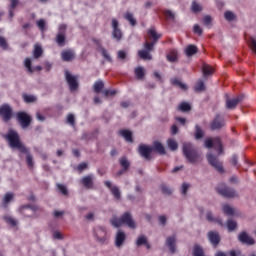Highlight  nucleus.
I'll return each instance as SVG.
<instances>
[{
	"label": "nucleus",
	"mask_w": 256,
	"mask_h": 256,
	"mask_svg": "<svg viewBox=\"0 0 256 256\" xmlns=\"http://www.w3.org/2000/svg\"><path fill=\"white\" fill-rule=\"evenodd\" d=\"M5 139H7V141L9 142L11 149H18L20 153H24V155H26V163L29 169H33V166L35 165V163L33 162V155L31 154V150L25 147V144L21 142V137L19 136V133L14 130H9L7 135L5 136Z\"/></svg>",
	"instance_id": "f257e3e1"
},
{
	"label": "nucleus",
	"mask_w": 256,
	"mask_h": 256,
	"mask_svg": "<svg viewBox=\"0 0 256 256\" xmlns=\"http://www.w3.org/2000/svg\"><path fill=\"white\" fill-rule=\"evenodd\" d=\"M110 223L113 227H116V229H119L122 225H126L129 229H137V223L133 219L131 212H125L120 218L113 217Z\"/></svg>",
	"instance_id": "f03ea898"
},
{
	"label": "nucleus",
	"mask_w": 256,
	"mask_h": 256,
	"mask_svg": "<svg viewBox=\"0 0 256 256\" xmlns=\"http://www.w3.org/2000/svg\"><path fill=\"white\" fill-rule=\"evenodd\" d=\"M182 151L189 163H198V161H201V154L197 152V149L191 142L183 143Z\"/></svg>",
	"instance_id": "7ed1b4c3"
},
{
	"label": "nucleus",
	"mask_w": 256,
	"mask_h": 256,
	"mask_svg": "<svg viewBox=\"0 0 256 256\" xmlns=\"http://www.w3.org/2000/svg\"><path fill=\"white\" fill-rule=\"evenodd\" d=\"M37 211L43 213V208L31 204H27L19 208V212L21 213V215H24V217H33L34 219H37V217H39Z\"/></svg>",
	"instance_id": "20e7f679"
},
{
	"label": "nucleus",
	"mask_w": 256,
	"mask_h": 256,
	"mask_svg": "<svg viewBox=\"0 0 256 256\" xmlns=\"http://www.w3.org/2000/svg\"><path fill=\"white\" fill-rule=\"evenodd\" d=\"M216 191L222 197L226 199H235V197H239V194L235 191V189L227 186L225 183H221L216 187Z\"/></svg>",
	"instance_id": "39448f33"
},
{
	"label": "nucleus",
	"mask_w": 256,
	"mask_h": 256,
	"mask_svg": "<svg viewBox=\"0 0 256 256\" xmlns=\"http://www.w3.org/2000/svg\"><path fill=\"white\" fill-rule=\"evenodd\" d=\"M243 99H245V94H240L234 98H230L229 94H225L226 109H237V105H239V103H242Z\"/></svg>",
	"instance_id": "423d86ee"
},
{
	"label": "nucleus",
	"mask_w": 256,
	"mask_h": 256,
	"mask_svg": "<svg viewBox=\"0 0 256 256\" xmlns=\"http://www.w3.org/2000/svg\"><path fill=\"white\" fill-rule=\"evenodd\" d=\"M0 117L4 123H9L13 118V108L9 104L0 106Z\"/></svg>",
	"instance_id": "0eeeda50"
},
{
	"label": "nucleus",
	"mask_w": 256,
	"mask_h": 256,
	"mask_svg": "<svg viewBox=\"0 0 256 256\" xmlns=\"http://www.w3.org/2000/svg\"><path fill=\"white\" fill-rule=\"evenodd\" d=\"M207 161L211 167H214L218 173H224L225 170L223 169V163L219 161V158L212 153H208L206 155Z\"/></svg>",
	"instance_id": "6e6552de"
},
{
	"label": "nucleus",
	"mask_w": 256,
	"mask_h": 256,
	"mask_svg": "<svg viewBox=\"0 0 256 256\" xmlns=\"http://www.w3.org/2000/svg\"><path fill=\"white\" fill-rule=\"evenodd\" d=\"M16 119L21 125L22 129H27V127L31 125V121H33V119L26 112H18L16 114Z\"/></svg>",
	"instance_id": "1a4fd4ad"
},
{
	"label": "nucleus",
	"mask_w": 256,
	"mask_h": 256,
	"mask_svg": "<svg viewBox=\"0 0 256 256\" xmlns=\"http://www.w3.org/2000/svg\"><path fill=\"white\" fill-rule=\"evenodd\" d=\"M93 43L96 45V50L101 53L102 57L106 59L109 63L113 62V58H111V55H109V52L105 47H103V44L101 43V40L93 38L92 39Z\"/></svg>",
	"instance_id": "9d476101"
},
{
	"label": "nucleus",
	"mask_w": 256,
	"mask_h": 256,
	"mask_svg": "<svg viewBox=\"0 0 256 256\" xmlns=\"http://www.w3.org/2000/svg\"><path fill=\"white\" fill-rule=\"evenodd\" d=\"M138 153L145 159V161H151L153 157L151 156V153H153V149H151V146L146 144H140L138 146Z\"/></svg>",
	"instance_id": "9b49d317"
},
{
	"label": "nucleus",
	"mask_w": 256,
	"mask_h": 256,
	"mask_svg": "<svg viewBox=\"0 0 256 256\" xmlns=\"http://www.w3.org/2000/svg\"><path fill=\"white\" fill-rule=\"evenodd\" d=\"M67 35V25L61 24L58 28V34L56 35V43L59 47H63L65 45V39Z\"/></svg>",
	"instance_id": "f8f14e48"
},
{
	"label": "nucleus",
	"mask_w": 256,
	"mask_h": 256,
	"mask_svg": "<svg viewBox=\"0 0 256 256\" xmlns=\"http://www.w3.org/2000/svg\"><path fill=\"white\" fill-rule=\"evenodd\" d=\"M65 79L70 87V91H77V89H79V82H77V77L73 76L69 70H65Z\"/></svg>",
	"instance_id": "ddd939ff"
},
{
	"label": "nucleus",
	"mask_w": 256,
	"mask_h": 256,
	"mask_svg": "<svg viewBox=\"0 0 256 256\" xmlns=\"http://www.w3.org/2000/svg\"><path fill=\"white\" fill-rule=\"evenodd\" d=\"M94 237L98 243H105L107 241V229L103 226H98L94 229Z\"/></svg>",
	"instance_id": "4468645a"
},
{
	"label": "nucleus",
	"mask_w": 256,
	"mask_h": 256,
	"mask_svg": "<svg viewBox=\"0 0 256 256\" xmlns=\"http://www.w3.org/2000/svg\"><path fill=\"white\" fill-rule=\"evenodd\" d=\"M223 127H225V118L217 114L210 124V129L212 131H219V129H223Z\"/></svg>",
	"instance_id": "2eb2a0df"
},
{
	"label": "nucleus",
	"mask_w": 256,
	"mask_h": 256,
	"mask_svg": "<svg viewBox=\"0 0 256 256\" xmlns=\"http://www.w3.org/2000/svg\"><path fill=\"white\" fill-rule=\"evenodd\" d=\"M112 29L113 39L121 41L123 39V32L121 31V28H119V21H117L115 18L112 19Z\"/></svg>",
	"instance_id": "dca6fc26"
},
{
	"label": "nucleus",
	"mask_w": 256,
	"mask_h": 256,
	"mask_svg": "<svg viewBox=\"0 0 256 256\" xmlns=\"http://www.w3.org/2000/svg\"><path fill=\"white\" fill-rule=\"evenodd\" d=\"M104 184L110 189L114 199H116V201H121V190H119V187L113 186L111 181H105Z\"/></svg>",
	"instance_id": "f3484780"
},
{
	"label": "nucleus",
	"mask_w": 256,
	"mask_h": 256,
	"mask_svg": "<svg viewBox=\"0 0 256 256\" xmlns=\"http://www.w3.org/2000/svg\"><path fill=\"white\" fill-rule=\"evenodd\" d=\"M238 240L243 245H255V239H253L247 232L243 231L238 235Z\"/></svg>",
	"instance_id": "a211bd4d"
},
{
	"label": "nucleus",
	"mask_w": 256,
	"mask_h": 256,
	"mask_svg": "<svg viewBox=\"0 0 256 256\" xmlns=\"http://www.w3.org/2000/svg\"><path fill=\"white\" fill-rule=\"evenodd\" d=\"M207 237H208L211 245H213V247H217V245H219V243H221V236L219 235V232H217V231H209L207 234Z\"/></svg>",
	"instance_id": "6ab92c4d"
},
{
	"label": "nucleus",
	"mask_w": 256,
	"mask_h": 256,
	"mask_svg": "<svg viewBox=\"0 0 256 256\" xmlns=\"http://www.w3.org/2000/svg\"><path fill=\"white\" fill-rule=\"evenodd\" d=\"M127 239V234L122 230H118L115 237V246L118 248L123 247L125 241Z\"/></svg>",
	"instance_id": "aec40b11"
},
{
	"label": "nucleus",
	"mask_w": 256,
	"mask_h": 256,
	"mask_svg": "<svg viewBox=\"0 0 256 256\" xmlns=\"http://www.w3.org/2000/svg\"><path fill=\"white\" fill-rule=\"evenodd\" d=\"M94 181L95 176L87 175L81 179V184L83 185V187H85V189H93Z\"/></svg>",
	"instance_id": "412c9836"
},
{
	"label": "nucleus",
	"mask_w": 256,
	"mask_h": 256,
	"mask_svg": "<svg viewBox=\"0 0 256 256\" xmlns=\"http://www.w3.org/2000/svg\"><path fill=\"white\" fill-rule=\"evenodd\" d=\"M152 153H158L159 155H166L165 146L159 141H154L151 146Z\"/></svg>",
	"instance_id": "4be33fe9"
},
{
	"label": "nucleus",
	"mask_w": 256,
	"mask_h": 256,
	"mask_svg": "<svg viewBox=\"0 0 256 256\" xmlns=\"http://www.w3.org/2000/svg\"><path fill=\"white\" fill-rule=\"evenodd\" d=\"M32 62L30 58H26L24 61V67H26L28 73L33 74L35 73V71H42L43 67L41 66H36L35 68H33L32 66Z\"/></svg>",
	"instance_id": "5701e85b"
},
{
	"label": "nucleus",
	"mask_w": 256,
	"mask_h": 256,
	"mask_svg": "<svg viewBox=\"0 0 256 256\" xmlns=\"http://www.w3.org/2000/svg\"><path fill=\"white\" fill-rule=\"evenodd\" d=\"M61 57L62 61L69 63L75 59V52L73 50L62 51Z\"/></svg>",
	"instance_id": "b1692460"
},
{
	"label": "nucleus",
	"mask_w": 256,
	"mask_h": 256,
	"mask_svg": "<svg viewBox=\"0 0 256 256\" xmlns=\"http://www.w3.org/2000/svg\"><path fill=\"white\" fill-rule=\"evenodd\" d=\"M99 135V130H94L92 132H84L81 136L82 141H91L92 139H97Z\"/></svg>",
	"instance_id": "393cba45"
},
{
	"label": "nucleus",
	"mask_w": 256,
	"mask_h": 256,
	"mask_svg": "<svg viewBox=\"0 0 256 256\" xmlns=\"http://www.w3.org/2000/svg\"><path fill=\"white\" fill-rule=\"evenodd\" d=\"M175 243H177V238L175 236H170L166 239V245L171 253H175L176 251Z\"/></svg>",
	"instance_id": "a878e982"
},
{
	"label": "nucleus",
	"mask_w": 256,
	"mask_h": 256,
	"mask_svg": "<svg viewBox=\"0 0 256 256\" xmlns=\"http://www.w3.org/2000/svg\"><path fill=\"white\" fill-rule=\"evenodd\" d=\"M170 83H171V85H173L174 87H178L182 91H187V89H189L187 87V84L181 82V80H179L178 78H172L170 80Z\"/></svg>",
	"instance_id": "bb28decb"
},
{
	"label": "nucleus",
	"mask_w": 256,
	"mask_h": 256,
	"mask_svg": "<svg viewBox=\"0 0 256 256\" xmlns=\"http://www.w3.org/2000/svg\"><path fill=\"white\" fill-rule=\"evenodd\" d=\"M202 73H203V77L207 79L210 75H213V73H215V68L204 63L202 66Z\"/></svg>",
	"instance_id": "cd10ccee"
},
{
	"label": "nucleus",
	"mask_w": 256,
	"mask_h": 256,
	"mask_svg": "<svg viewBox=\"0 0 256 256\" xmlns=\"http://www.w3.org/2000/svg\"><path fill=\"white\" fill-rule=\"evenodd\" d=\"M134 73L138 81H143L145 79V68H143L142 66L136 67Z\"/></svg>",
	"instance_id": "c85d7f7f"
},
{
	"label": "nucleus",
	"mask_w": 256,
	"mask_h": 256,
	"mask_svg": "<svg viewBox=\"0 0 256 256\" xmlns=\"http://www.w3.org/2000/svg\"><path fill=\"white\" fill-rule=\"evenodd\" d=\"M148 35L150 39H152V43H157V41L161 39V34H158L157 31H155V28H150L148 30Z\"/></svg>",
	"instance_id": "c756f323"
},
{
	"label": "nucleus",
	"mask_w": 256,
	"mask_h": 256,
	"mask_svg": "<svg viewBox=\"0 0 256 256\" xmlns=\"http://www.w3.org/2000/svg\"><path fill=\"white\" fill-rule=\"evenodd\" d=\"M213 147L217 149L218 155H223V143L221 142V138H214Z\"/></svg>",
	"instance_id": "7c9ffc66"
},
{
	"label": "nucleus",
	"mask_w": 256,
	"mask_h": 256,
	"mask_svg": "<svg viewBox=\"0 0 256 256\" xmlns=\"http://www.w3.org/2000/svg\"><path fill=\"white\" fill-rule=\"evenodd\" d=\"M120 135L124 137L128 143H133V133L129 130H120Z\"/></svg>",
	"instance_id": "2f4dec72"
},
{
	"label": "nucleus",
	"mask_w": 256,
	"mask_h": 256,
	"mask_svg": "<svg viewBox=\"0 0 256 256\" xmlns=\"http://www.w3.org/2000/svg\"><path fill=\"white\" fill-rule=\"evenodd\" d=\"M104 87L105 83H103V80H98L93 85V91L94 93H103Z\"/></svg>",
	"instance_id": "473e14b6"
},
{
	"label": "nucleus",
	"mask_w": 256,
	"mask_h": 256,
	"mask_svg": "<svg viewBox=\"0 0 256 256\" xmlns=\"http://www.w3.org/2000/svg\"><path fill=\"white\" fill-rule=\"evenodd\" d=\"M198 51L199 49L197 48V46L193 44L188 45L185 49L187 57H193V55H195V53H197Z\"/></svg>",
	"instance_id": "72a5a7b5"
},
{
	"label": "nucleus",
	"mask_w": 256,
	"mask_h": 256,
	"mask_svg": "<svg viewBox=\"0 0 256 256\" xmlns=\"http://www.w3.org/2000/svg\"><path fill=\"white\" fill-rule=\"evenodd\" d=\"M119 164L123 167L124 171H129L131 167V162L127 159V156H123L119 159Z\"/></svg>",
	"instance_id": "f704fd0d"
},
{
	"label": "nucleus",
	"mask_w": 256,
	"mask_h": 256,
	"mask_svg": "<svg viewBox=\"0 0 256 256\" xmlns=\"http://www.w3.org/2000/svg\"><path fill=\"white\" fill-rule=\"evenodd\" d=\"M138 56L140 57V59H143L144 61H151V59H153L151 53L146 50H140L138 52Z\"/></svg>",
	"instance_id": "c9c22d12"
},
{
	"label": "nucleus",
	"mask_w": 256,
	"mask_h": 256,
	"mask_svg": "<svg viewBox=\"0 0 256 256\" xmlns=\"http://www.w3.org/2000/svg\"><path fill=\"white\" fill-rule=\"evenodd\" d=\"M194 137L197 141H199V139H203V137H205V132L203 131V129H201V126H199V125L195 126Z\"/></svg>",
	"instance_id": "e433bc0d"
},
{
	"label": "nucleus",
	"mask_w": 256,
	"mask_h": 256,
	"mask_svg": "<svg viewBox=\"0 0 256 256\" xmlns=\"http://www.w3.org/2000/svg\"><path fill=\"white\" fill-rule=\"evenodd\" d=\"M162 13L166 19V21H175V13L171 10H162Z\"/></svg>",
	"instance_id": "4c0bfd02"
},
{
	"label": "nucleus",
	"mask_w": 256,
	"mask_h": 256,
	"mask_svg": "<svg viewBox=\"0 0 256 256\" xmlns=\"http://www.w3.org/2000/svg\"><path fill=\"white\" fill-rule=\"evenodd\" d=\"M167 145L171 151H177V149H179V144L172 138L167 140Z\"/></svg>",
	"instance_id": "58836bf2"
},
{
	"label": "nucleus",
	"mask_w": 256,
	"mask_h": 256,
	"mask_svg": "<svg viewBox=\"0 0 256 256\" xmlns=\"http://www.w3.org/2000/svg\"><path fill=\"white\" fill-rule=\"evenodd\" d=\"M124 19H126V21H129V23H130V25H132V27H135V25H137V20L133 17V14L130 12L125 13Z\"/></svg>",
	"instance_id": "ea45409f"
},
{
	"label": "nucleus",
	"mask_w": 256,
	"mask_h": 256,
	"mask_svg": "<svg viewBox=\"0 0 256 256\" xmlns=\"http://www.w3.org/2000/svg\"><path fill=\"white\" fill-rule=\"evenodd\" d=\"M33 55H34V59H39V57L43 55V48L41 47V45L36 44L34 46Z\"/></svg>",
	"instance_id": "a19ab883"
},
{
	"label": "nucleus",
	"mask_w": 256,
	"mask_h": 256,
	"mask_svg": "<svg viewBox=\"0 0 256 256\" xmlns=\"http://www.w3.org/2000/svg\"><path fill=\"white\" fill-rule=\"evenodd\" d=\"M195 91L197 93H203V91H205L206 87H205V83L202 80H199L195 87H194Z\"/></svg>",
	"instance_id": "79ce46f5"
},
{
	"label": "nucleus",
	"mask_w": 256,
	"mask_h": 256,
	"mask_svg": "<svg viewBox=\"0 0 256 256\" xmlns=\"http://www.w3.org/2000/svg\"><path fill=\"white\" fill-rule=\"evenodd\" d=\"M160 191L163 195H167V196H170L173 194V190L171 188H169V186L165 185V184H162L160 186Z\"/></svg>",
	"instance_id": "37998d69"
},
{
	"label": "nucleus",
	"mask_w": 256,
	"mask_h": 256,
	"mask_svg": "<svg viewBox=\"0 0 256 256\" xmlns=\"http://www.w3.org/2000/svg\"><path fill=\"white\" fill-rule=\"evenodd\" d=\"M179 111H182V113H187L188 111H191V104L187 102H182L179 107Z\"/></svg>",
	"instance_id": "c03bdc74"
},
{
	"label": "nucleus",
	"mask_w": 256,
	"mask_h": 256,
	"mask_svg": "<svg viewBox=\"0 0 256 256\" xmlns=\"http://www.w3.org/2000/svg\"><path fill=\"white\" fill-rule=\"evenodd\" d=\"M155 42H149V41H145L144 43V51H148V53H151V51H155Z\"/></svg>",
	"instance_id": "a18cd8bd"
},
{
	"label": "nucleus",
	"mask_w": 256,
	"mask_h": 256,
	"mask_svg": "<svg viewBox=\"0 0 256 256\" xmlns=\"http://www.w3.org/2000/svg\"><path fill=\"white\" fill-rule=\"evenodd\" d=\"M3 219L11 227H17V220H15V218L11 216H4Z\"/></svg>",
	"instance_id": "49530a36"
},
{
	"label": "nucleus",
	"mask_w": 256,
	"mask_h": 256,
	"mask_svg": "<svg viewBox=\"0 0 256 256\" xmlns=\"http://www.w3.org/2000/svg\"><path fill=\"white\" fill-rule=\"evenodd\" d=\"M56 187L58 191L64 195V197H67L69 195V190H67V186L57 183Z\"/></svg>",
	"instance_id": "de8ad7c7"
},
{
	"label": "nucleus",
	"mask_w": 256,
	"mask_h": 256,
	"mask_svg": "<svg viewBox=\"0 0 256 256\" xmlns=\"http://www.w3.org/2000/svg\"><path fill=\"white\" fill-rule=\"evenodd\" d=\"M224 18L226 19V21H235V19H237V15H235V13H233L232 11L227 10L224 13Z\"/></svg>",
	"instance_id": "09e8293b"
},
{
	"label": "nucleus",
	"mask_w": 256,
	"mask_h": 256,
	"mask_svg": "<svg viewBox=\"0 0 256 256\" xmlns=\"http://www.w3.org/2000/svg\"><path fill=\"white\" fill-rule=\"evenodd\" d=\"M202 23L203 25H205V27H208V29H211V23H213V18L209 15H206L203 17Z\"/></svg>",
	"instance_id": "8fccbe9b"
},
{
	"label": "nucleus",
	"mask_w": 256,
	"mask_h": 256,
	"mask_svg": "<svg viewBox=\"0 0 256 256\" xmlns=\"http://www.w3.org/2000/svg\"><path fill=\"white\" fill-rule=\"evenodd\" d=\"M227 228H228V231H230V232L235 231L237 229V222L229 219L227 221Z\"/></svg>",
	"instance_id": "3c124183"
},
{
	"label": "nucleus",
	"mask_w": 256,
	"mask_h": 256,
	"mask_svg": "<svg viewBox=\"0 0 256 256\" xmlns=\"http://www.w3.org/2000/svg\"><path fill=\"white\" fill-rule=\"evenodd\" d=\"M137 247H141V245H147V236L141 235L138 237L136 241Z\"/></svg>",
	"instance_id": "603ef678"
},
{
	"label": "nucleus",
	"mask_w": 256,
	"mask_h": 256,
	"mask_svg": "<svg viewBox=\"0 0 256 256\" xmlns=\"http://www.w3.org/2000/svg\"><path fill=\"white\" fill-rule=\"evenodd\" d=\"M191 9H192L193 13H199V12L203 11V7H201V5H199V3H197L196 1L192 2Z\"/></svg>",
	"instance_id": "864d4df0"
},
{
	"label": "nucleus",
	"mask_w": 256,
	"mask_h": 256,
	"mask_svg": "<svg viewBox=\"0 0 256 256\" xmlns=\"http://www.w3.org/2000/svg\"><path fill=\"white\" fill-rule=\"evenodd\" d=\"M23 99L25 103H35L37 101V98L35 96L27 94H23Z\"/></svg>",
	"instance_id": "5fc2aeb1"
},
{
	"label": "nucleus",
	"mask_w": 256,
	"mask_h": 256,
	"mask_svg": "<svg viewBox=\"0 0 256 256\" xmlns=\"http://www.w3.org/2000/svg\"><path fill=\"white\" fill-rule=\"evenodd\" d=\"M66 123H68V125H71V127H75V115L68 114L66 118Z\"/></svg>",
	"instance_id": "6e6d98bb"
},
{
	"label": "nucleus",
	"mask_w": 256,
	"mask_h": 256,
	"mask_svg": "<svg viewBox=\"0 0 256 256\" xmlns=\"http://www.w3.org/2000/svg\"><path fill=\"white\" fill-rule=\"evenodd\" d=\"M223 212L226 215H234L235 214V211L233 210V208L227 204L223 206Z\"/></svg>",
	"instance_id": "4d7b16f0"
},
{
	"label": "nucleus",
	"mask_w": 256,
	"mask_h": 256,
	"mask_svg": "<svg viewBox=\"0 0 256 256\" xmlns=\"http://www.w3.org/2000/svg\"><path fill=\"white\" fill-rule=\"evenodd\" d=\"M117 57L120 61H126L127 60V52L123 51V50H119L117 53Z\"/></svg>",
	"instance_id": "13d9d810"
},
{
	"label": "nucleus",
	"mask_w": 256,
	"mask_h": 256,
	"mask_svg": "<svg viewBox=\"0 0 256 256\" xmlns=\"http://www.w3.org/2000/svg\"><path fill=\"white\" fill-rule=\"evenodd\" d=\"M102 93H103L104 97H113V96L117 95L116 90H103Z\"/></svg>",
	"instance_id": "bf43d9fd"
},
{
	"label": "nucleus",
	"mask_w": 256,
	"mask_h": 256,
	"mask_svg": "<svg viewBox=\"0 0 256 256\" xmlns=\"http://www.w3.org/2000/svg\"><path fill=\"white\" fill-rule=\"evenodd\" d=\"M206 219L209 221V223H214L216 218L213 216V212L211 210L206 212Z\"/></svg>",
	"instance_id": "052dcab7"
},
{
	"label": "nucleus",
	"mask_w": 256,
	"mask_h": 256,
	"mask_svg": "<svg viewBox=\"0 0 256 256\" xmlns=\"http://www.w3.org/2000/svg\"><path fill=\"white\" fill-rule=\"evenodd\" d=\"M0 47L2 49H7L9 47V44H7V40L2 36H0Z\"/></svg>",
	"instance_id": "680f3d73"
},
{
	"label": "nucleus",
	"mask_w": 256,
	"mask_h": 256,
	"mask_svg": "<svg viewBox=\"0 0 256 256\" xmlns=\"http://www.w3.org/2000/svg\"><path fill=\"white\" fill-rule=\"evenodd\" d=\"M190 185L188 183H183L181 187V194L187 195V191H189Z\"/></svg>",
	"instance_id": "e2e57ef3"
},
{
	"label": "nucleus",
	"mask_w": 256,
	"mask_h": 256,
	"mask_svg": "<svg viewBox=\"0 0 256 256\" xmlns=\"http://www.w3.org/2000/svg\"><path fill=\"white\" fill-rule=\"evenodd\" d=\"M193 31L200 37L201 35H203V29H201V26H199L198 24L194 25Z\"/></svg>",
	"instance_id": "0e129e2a"
},
{
	"label": "nucleus",
	"mask_w": 256,
	"mask_h": 256,
	"mask_svg": "<svg viewBox=\"0 0 256 256\" xmlns=\"http://www.w3.org/2000/svg\"><path fill=\"white\" fill-rule=\"evenodd\" d=\"M213 143H214V138L213 139L208 138L205 140V147L207 149H211V148H213Z\"/></svg>",
	"instance_id": "69168bd1"
},
{
	"label": "nucleus",
	"mask_w": 256,
	"mask_h": 256,
	"mask_svg": "<svg viewBox=\"0 0 256 256\" xmlns=\"http://www.w3.org/2000/svg\"><path fill=\"white\" fill-rule=\"evenodd\" d=\"M10 201H13V194L7 193L4 197V204L7 205Z\"/></svg>",
	"instance_id": "338daca9"
},
{
	"label": "nucleus",
	"mask_w": 256,
	"mask_h": 256,
	"mask_svg": "<svg viewBox=\"0 0 256 256\" xmlns=\"http://www.w3.org/2000/svg\"><path fill=\"white\" fill-rule=\"evenodd\" d=\"M87 167H88L87 163L82 162V163H80V164L78 165L77 170H78L80 173H82L83 171H85V169H87Z\"/></svg>",
	"instance_id": "774afa93"
}]
</instances>
